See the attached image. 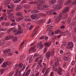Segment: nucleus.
<instances>
[{
  "label": "nucleus",
  "mask_w": 76,
  "mask_h": 76,
  "mask_svg": "<svg viewBox=\"0 0 76 76\" xmlns=\"http://www.w3.org/2000/svg\"><path fill=\"white\" fill-rule=\"evenodd\" d=\"M58 4L56 5H54L53 6V9L56 10H60L61 9V7L63 6V2L61 1H58Z\"/></svg>",
  "instance_id": "nucleus-1"
},
{
  "label": "nucleus",
  "mask_w": 76,
  "mask_h": 76,
  "mask_svg": "<svg viewBox=\"0 0 76 76\" xmlns=\"http://www.w3.org/2000/svg\"><path fill=\"white\" fill-rule=\"evenodd\" d=\"M11 31H12V32L14 33L16 32L15 35L20 34H21L22 33H23L22 30H18V31H16V30L15 29V28H12L10 29H8L7 30V32L9 33V32H10Z\"/></svg>",
  "instance_id": "nucleus-2"
},
{
  "label": "nucleus",
  "mask_w": 76,
  "mask_h": 76,
  "mask_svg": "<svg viewBox=\"0 0 76 76\" xmlns=\"http://www.w3.org/2000/svg\"><path fill=\"white\" fill-rule=\"evenodd\" d=\"M66 48L67 49L70 50L73 48V44L72 42H70L68 44V45L66 46Z\"/></svg>",
  "instance_id": "nucleus-3"
},
{
  "label": "nucleus",
  "mask_w": 76,
  "mask_h": 76,
  "mask_svg": "<svg viewBox=\"0 0 76 76\" xmlns=\"http://www.w3.org/2000/svg\"><path fill=\"white\" fill-rule=\"evenodd\" d=\"M31 70L30 69L28 70L27 72H24L22 76H29V75L30 74V72H31Z\"/></svg>",
  "instance_id": "nucleus-4"
},
{
  "label": "nucleus",
  "mask_w": 76,
  "mask_h": 76,
  "mask_svg": "<svg viewBox=\"0 0 76 76\" xmlns=\"http://www.w3.org/2000/svg\"><path fill=\"white\" fill-rule=\"evenodd\" d=\"M70 7H66L62 12V13H67L69 11Z\"/></svg>",
  "instance_id": "nucleus-5"
},
{
  "label": "nucleus",
  "mask_w": 76,
  "mask_h": 76,
  "mask_svg": "<svg viewBox=\"0 0 76 76\" xmlns=\"http://www.w3.org/2000/svg\"><path fill=\"white\" fill-rule=\"evenodd\" d=\"M36 51V49H35V46L31 47L28 51V53H31V52H35Z\"/></svg>",
  "instance_id": "nucleus-6"
},
{
  "label": "nucleus",
  "mask_w": 76,
  "mask_h": 76,
  "mask_svg": "<svg viewBox=\"0 0 76 76\" xmlns=\"http://www.w3.org/2000/svg\"><path fill=\"white\" fill-rule=\"evenodd\" d=\"M37 47H39L40 48H39V50H41V49H42V48L44 47V45H42V42H40L38 43Z\"/></svg>",
  "instance_id": "nucleus-7"
},
{
  "label": "nucleus",
  "mask_w": 76,
  "mask_h": 76,
  "mask_svg": "<svg viewBox=\"0 0 76 76\" xmlns=\"http://www.w3.org/2000/svg\"><path fill=\"white\" fill-rule=\"evenodd\" d=\"M58 71H57V73L59 75H62V69H61V68L60 67H59L58 68Z\"/></svg>",
  "instance_id": "nucleus-8"
},
{
  "label": "nucleus",
  "mask_w": 76,
  "mask_h": 76,
  "mask_svg": "<svg viewBox=\"0 0 76 76\" xmlns=\"http://www.w3.org/2000/svg\"><path fill=\"white\" fill-rule=\"evenodd\" d=\"M72 1H71V0H67L65 2L64 5L65 6H67V5H69V4H70Z\"/></svg>",
  "instance_id": "nucleus-9"
},
{
  "label": "nucleus",
  "mask_w": 76,
  "mask_h": 76,
  "mask_svg": "<svg viewBox=\"0 0 76 76\" xmlns=\"http://www.w3.org/2000/svg\"><path fill=\"white\" fill-rule=\"evenodd\" d=\"M51 55V52L50 51L48 52L46 55V57L48 58L50 57V55Z\"/></svg>",
  "instance_id": "nucleus-10"
},
{
  "label": "nucleus",
  "mask_w": 76,
  "mask_h": 76,
  "mask_svg": "<svg viewBox=\"0 0 76 76\" xmlns=\"http://www.w3.org/2000/svg\"><path fill=\"white\" fill-rule=\"evenodd\" d=\"M24 18V17H23V16H22L17 19L16 20L17 21H18V22H19V21H20V20H23V19Z\"/></svg>",
  "instance_id": "nucleus-11"
},
{
  "label": "nucleus",
  "mask_w": 76,
  "mask_h": 76,
  "mask_svg": "<svg viewBox=\"0 0 76 76\" xmlns=\"http://www.w3.org/2000/svg\"><path fill=\"white\" fill-rule=\"evenodd\" d=\"M45 46V47H49L50 45H51V43L47 42L45 43L44 44Z\"/></svg>",
  "instance_id": "nucleus-12"
},
{
  "label": "nucleus",
  "mask_w": 76,
  "mask_h": 76,
  "mask_svg": "<svg viewBox=\"0 0 76 76\" xmlns=\"http://www.w3.org/2000/svg\"><path fill=\"white\" fill-rule=\"evenodd\" d=\"M31 18L32 19H37V16L35 15H31Z\"/></svg>",
  "instance_id": "nucleus-13"
},
{
  "label": "nucleus",
  "mask_w": 76,
  "mask_h": 76,
  "mask_svg": "<svg viewBox=\"0 0 76 76\" xmlns=\"http://www.w3.org/2000/svg\"><path fill=\"white\" fill-rule=\"evenodd\" d=\"M49 27L48 28V31H50L49 32L50 33L51 32H52V30H50L51 29H52V27H53V26H51V25H49Z\"/></svg>",
  "instance_id": "nucleus-14"
},
{
  "label": "nucleus",
  "mask_w": 76,
  "mask_h": 76,
  "mask_svg": "<svg viewBox=\"0 0 76 76\" xmlns=\"http://www.w3.org/2000/svg\"><path fill=\"white\" fill-rule=\"evenodd\" d=\"M12 38L11 36H7L5 37V40H9Z\"/></svg>",
  "instance_id": "nucleus-15"
},
{
  "label": "nucleus",
  "mask_w": 76,
  "mask_h": 76,
  "mask_svg": "<svg viewBox=\"0 0 76 76\" xmlns=\"http://www.w3.org/2000/svg\"><path fill=\"white\" fill-rule=\"evenodd\" d=\"M19 68H18V70H17V72H18V73H17L18 75H19V76H21L22 75V74L21 73V72L20 71H19Z\"/></svg>",
  "instance_id": "nucleus-16"
},
{
  "label": "nucleus",
  "mask_w": 76,
  "mask_h": 76,
  "mask_svg": "<svg viewBox=\"0 0 76 76\" xmlns=\"http://www.w3.org/2000/svg\"><path fill=\"white\" fill-rule=\"evenodd\" d=\"M22 7L20 5H18L17 7V8L16 9H17V10H21L22 9Z\"/></svg>",
  "instance_id": "nucleus-17"
},
{
  "label": "nucleus",
  "mask_w": 76,
  "mask_h": 76,
  "mask_svg": "<svg viewBox=\"0 0 76 76\" xmlns=\"http://www.w3.org/2000/svg\"><path fill=\"white\" fill-rule=\"evenodd\" d=\"M1 66L3 68H5V67H7V65L6 64V63H4L1 65Z\"/></svg>",
  "instance_id": "nucleus-18"
},
{
  "label": "nucleus",
  "mask_w": 76,
  "mask_h": 76,
  "mask_svg": "<svg viewBox=\"0 0 76 76\" xmlns=\"http://www.w3.org/2000/svg\"><path fill=\"white\" fill-rule=\"evenodd\" d=\"M23 15L22 13L20 12H18L16 13V15L17 16H22Z\"/></svg>",
  "instance_id": "nucleus-19"
},
{
  "label": "nucleus",
  "mask_w": 76,
  "mask_h": 76,
  "mask_svg": "<svg viewBox=\"0 0 76 76\" xmlns=\"http://www.w3.org/2000/svg\"><path fill=\"white\" fill-rule=\"evenodd\" d=\"M56 12V11L55 10H52L51 11V15H56L57 14V13L55 12Z\"/></svg>",
  "instance_id": "nucleus-20"
},
{
  "label": "nucleus",
  "mask_w": 76,
  "mask_h": 76,
  "mask_svg": "<svg viewBox=\"0 0 76 76\" xmlns=\"http://www.w3.org/2000/svg\"><path fill=\"white\" fill-rule=\"evenodd\" d=\"M36 1H33L31 2H29L28 3L29 4H37L38 3Z\"/></svg>",
  "instance_id": "nucleus-21"
},
{
  "label": "nucleus",
  "mask_w": 76,
  "mask_h": 76,
  "mask_svg": "<svg viewBox=\"0 0 76 76\" xmlns=\"http://www.w3.org/2000/svg\"><path fill=\"white\" fill-rule=\"evenodd\" d=\"M50 4H54V3H56V0H53L51 1L50 2Z\"/></svg>",
  "instance_id": "nucleus-22"
},
{
  "label": "nucleus",
  "mask_w": 76,
  "mask_h": 76,
  "mask_svg": "<svg viewBox=\"0 0 76 76\" xmlns=\"http://www.w3.org/2000/svg\"><path fill=\"white\" fill-rule=\"evenodd\" d=\"M12 40L13 42H16V41H17V38L16 37H13L12 38Z\"/></svg>",
  "instance_id": "nucleus-23"
},
{
  "label": "nucleus",
  "mask_w": 76,
  "mask_h": 76,
  "mask_svg": "<svg viewBox=\"0 0 76 76\" xmlns=\"http://www.w3.org/2000/svg\"><path fill=\"white\" fill-rule=\"evenodd\" d=\"M61 18L58 17V18H57L56 19V22H59L60 20H61Z\"/></svg>",
  "instance_id": "nucleus-24"
},
{
  "label": "nucleus",
  "mask_w": 76,
  "mask_h": 76,
  "mask_svg": "<svg viewBox=\"0 0 76 76\" xmlns=\"http://www.w3.org/2000/svg\"><path fill=\"white\" fill-rule=\"evenodd\" d=\"M6 70L5 69H1L0 70L1 72V74L2 75L3 73H4V72H5V71Z\"/></svg>",
  "instance_id": "nucleus-25"
},
{
  "label": "nucleus",
  "mask_w": 76,
  "mask_h": 76,
  "mask_svg": "<svg viewBox=\"0 0 76 76\" xmlns=\"http://www.w3.org/2000/svg\"><path fill=\"white\" fill-rule=\"evenodd\" d=\"M39 11H37V10H34L32 11L31 12V13H38Z\"/></svg>",
  "instance_id": "nucleus-26"
},
{
  "label": "nucleus",
  "mask_w": 76,
  "mask_h": 76,
  "mask_svg": "<svg viewBox=\"0 0 76 76\" xmlns=\"http://www.w3.org/2000/svg\"><path fill=\"white\" fill-rule=\"evenodd\" d=\"M55 65L56 66H59V62H58V61H57L55 63Z\"/></svg>",
  "instance_id": "nucleus-27"
},
{
  "label": "nucleus",
  "mask_w": 76,
  "mask_h": 76,
  "mask_svg": "<svg viewBox=\"0 0 76 76\" xmlns=\"http://www.w3.org/2000/svg\"><path fill=\"white\" fill-rule=\"evenodd\" d=\"M37 2H40L41 3H45V1H43V0H37Z\"/></svg>",
  "instance_id": "nucleus-28"
},
{
  "label": "nucleus",
  "mask_w": 76,
  "mask_h": 76,
  "mask_svg": "<svg viewBox=\"0 0 76 76\" xmlns=\"http://www.w3.org/2000/svg\"><path fill=\"white\" fill-rule=\"evenodd\" d=\"M45 19H42L40 20H39L38 21V22H39L40 23H42V22H44L45 21Z\"/></svg>",
  "instance_id": "nucleus-29"
},
{
  "label": "nucleus",
  "mask_w": 76,
  "mask_h": 76,
  "mask_svg": "<svg viewBox=\"0 0 76 76\" xmlns=\"http://www.w3.org/2000/svg\"><path fill=\"white\" fill-rule=\"evenodd\" d=\"M69 34V32L68 31H66L65 34L63 35V36H66V35H68Z\"/></svg>",
  "instance_id": "nucleus-30"
},
{
  "label": "nucleus",
  "mask_w": 76,
  "mask_h": 76,
  "mask_svg": "<svg viewBox=\"0 0 76 76\" xmlns=\"http://www.w3.org/2000/svg\"><path fill=\"white\" fill-rule=\"evenodd\" d=\"M13 13H11L8 16V19H10V18H11L12 16H13Z\"/></svg>",
  "instance_id": "nucleus-31"
},
{
  "label": "nucleus",
  "mask_w": 76,
  "mask_h": 76,
  "mask_svg": "<svg viewBox=\"0 0 76 76\" xmlns=\"http://www.w3.org/2000/svg\"><path fill=\"white\" fill-rule=\"evenodd\" d=\"M64 61H68V60H69V58H68V57H65L64 58Z\"/></svg>",
  "instance_id": "nucleus-32"
},
{
  "label": "nucleus",
  "mask_w": 76,
  "mask_h": 76,
  "mask_svg": "<svg viewBox=\"0 0 76 76\" xmlns=\"http://www.w3.org/2000/svg\"><path fill=\"white\" fill-rule=\"evenodd\" d=\"M5 63L6 64H7V65H10L11 63L9 61H7L5 62Z\"/></svg>",
  "instance_id": "nucleus-33"
},
{
  "label": "nucleus",
  "mask_w": 76,
  "mask_h": 76,
  "mask_svg": "<svg viewBox=\"0 0 76 76\" xmlns=\"http://www.w3.org/2000/svg\"><path fill=\"white\" fill-rule=\"evenodd\" d=\"M54 50L53 49L52 50V52L51 53V56H54Z\"/></svg>",
  "instance_id": "nucleus-34"
},
{
  "label": "nucleus",
  "mask_w": 76,
  "mask_h": 76,
  "mask_svg": "<svg viewBox=\"0 0 76 76\" xmlns=\"http://www.w3.org/2000/svg\"><path fill=\"white\" fill-rule=\"evenodd\" d=\"M24 20L25 22H27L28 21L29 22H31V19L28 18H26Z\"/></svg>",
  "instance_id": "nucleus-35"
},
{
  "label": "nucleus",
  "mask_w": 76,
  "mask_h": 76,
  "mask_svg": "<svg viewBox=\"0 0 76 76\" xmlns=\"http://www.w3.org/2000/svg\"><path fill=\"white\" fill-rule=\"evenodd\" d=\"M30 5H27L25 6V8L26 9H29V8H30Z\"/></svg>",
  "instance_id": "nucleus-36"
},
{
  "label": "nucleus",
  "mask_w": 76,
  "mask_h": 76,
  "mask_svg": "<svg viewBox=\"0 0 76 76\" xmlns=\"http://www.w3.org/2000/svg\"><path fill=\"white\" fill-rule=\"evenodd\" d=\"M37 4V6H38L39 7H42V4H38V3Z\"/></svg>",
  "instance_id": "nucleus-37"
},
{
  "label": "nucleus",
  "mask_w": 76,
  "mask_h": 76,
  "mask_svg": "<svg viewBox=\"0 0 76 76\" xmlns=\"http://www.w3.org/2000/svg\"><path fill=\"white\" fill-rule=\"evenodd\" d=\"M5 45V43L4 42H1L0 44V46H3Z\"/></svg>",
  "instance_id": "nucleus-38"
},
{
  "label": "nucleus",
  "mask_w": 76,
  "mask_h": 76,
  "mask_svg": "<svg viewBox=\"0 0 76 76\" xmlns=\"http://www.w3.org/2000/svg\"><path fill=\"white\" fill-rule=\"evenodd\" d=\"M4 61L3 58H1L0 59V64H1L3 63V61Z\"/></svg>",
  "instance_id": "nucleus-39"
},
{
  "label": "nucleus",
  "mask_w": 76,
  "mask_h": 76,
  "mask_svg": "<svg viewBox=\"0 0 76 76\" xmlns=\"http://www.w3.org/2000/svg\"><path fill=\"white\" fill-rule=\"evenodd\" d=\"M19 67L20 69H22L23 67V64H20L19 65Z\"/></svg>",
  "instance_id": "nucleus-40"
},
{
  "label": "nucleus",
  "mask_w": 76,
  "mask_h": 76,
  "mask_svg": "<svg viewBox=\"0 0 76 76\" xmlns=\"http://www.w3.org/2000/svg\"><path fill=\"white\" fill-rule=\"evenodd\" d=\"M10 25V22H7L5 24V26H9Z\"/></svg>",
  "instance_id": "nucleus-41"
},
{
  "label": "nucleus",
  "mask_w": 76,
  "mask_h": 76,
  "mask_svg": "<svg viewBox=\"0 0 76 76\" xmlns=\"http://www.w3.org/2000/svg\"><path fill=\"white\" fill-rule=\"evenodd\" d=\"M34 26H33V25H31L30 26V27L29 28V30L31 31V30H32V28H33V27Z\"/></svg>",
  "instance_id": "nucleus-42"
},
{
  "label": "nucleus",
  "mask_w": 76,
  "mask_h": 76,
  "mask_svg": "<svg viewBox=\"0 0 76 76\" xmlns=\"http://www.w3.org/2000/svg\"><path fill=\"white\" fill-rule=\"evenodd\" d=\"M43 8H48V5H44L43 6Z\"/></svg>",
  "instance_id": "nucleus-43"
},
{
  "label": "nucleus",
  "mask_w": 76,
  "mask_h": 76,
  "mask_svg": "<svg viewBox=\"0 0 76 76\" xmlns=\"http://www.w3.org/2000/svg\"><path fill=\"white\" fill-rule=\"evenodd\" d=\"M31 23H28L26 25V27H27V28H29V26H31Z\"/></svg>",
  "instance_id": "nucleus-44"
},
{
  "label": "nucleus",
  "mask_w": 76,
  "mask_h": 76,
  "mask_svg": "<svg viewBox=\"0 0 76 76\" xmlns=\"http://www.w3.org/2000/svg\"><path fill=\"white\" fill-rule=\"evenodd\" d=\"M75 61H72L71 63V65L74 66V65H75Z\"/></svg>",
  "instance_id": "nucleus-45"
},
{
  "label": "nucleus",
  "mask_w": 76,
  "mask_h": 76,
  "mask_svg": "<svg viewBox=\"0 0 76 76\" xmlns=\"http://www.w3.org/2000/svg\"><path fill=\"white\" fill-rule=\"evenodd\" d=\"M16 25V23H12L11 24V26H15Z\"/></svg>",
  "instance_id": "nucleus-46"
},
{
  "label": "nucleus",
  "mask_w": 76,
  "mask_h": 76,
  "mask_svg": "<svg viewBox=\"0 0 76 76\" xmlns=\"http://www.w3.org/2000/svg\"><path fill=\"white\" fill-rule=\"evenodd\" d=\"M46 70V68H43L42 70V73H44L45 70Z\"/></svg>",
  "instance_id": "nucleus-47"
},
{
  "label": "nucleus",
  "mask_w": 76,
  "mask_h": 76,
  "mask_svg": "<svg viewBox=\"0 0 76 76\" xmlns=\"http://www.w3.org/2000/svg\"><path fill=\"white\" fill-rule=\"evenodd\" d=\"M47 14H51V11H47L46 13Z\"/></svg>",
  "instance_id": "nucleus-48"
},
{
  "label": "nucleus",
  "mask_w": 76,
  "mask_h": 76,
  "mask_svg": "<svg viewBox=\"0 0 76 76\" xmlns=\"http://www.w3.org/2000/svg\"><path fill=\"white\" fill-rule=\"evenodd\" d=\"M47 14H51V11H47L46 13Z\"/></svg>",
  "instance_id": "nucleus-49"
},
{
  "label": "nucleus",
  "mask_w": 76,
  "mask_h": 76,
  "mask_svg": "<svg viewBox=\"0 0 76 76\" xmlns=\"http://www.w3.org/2000/svg\"><path fill=\"white\" fill-rule=\"evenodd\" d=\"M38 27H36L35 29H34V32H37V31H38Z\"/></svg>",
  "instance_id": "nucleus-50"
},
{
  "label": "nucleus",
  "mask_w": 76,
  "mask_h": 76,
  "mask_svg": "<svg viewBox=\"0 0 76 76\" xmlns=\"http://www.w3.org/2000/svg\"><path fill=\"white\" fill-rule=\"evenodd\" d=\"M24 44V42H22L21 44L20 45V48H22V47H22V46H23V45Z\"/></svg>",
  "instance_id": "nucleus-51"
},
{
  "label": "nucleus",
  "mask_w": 76,
  "mask_h": 76,
  "mask_svg": "<svg viewBox=\"0 0 76 76\" xmlns=\"http://www.w3.org/2000/svg\"><path fill=\"white\" fill-rule=\"evenodd\" d=\"M47 48H45L44 49V53H46V51H47Z\"/></svg>",
  "instance_id": "nucleus-52"
},
{
  "label": "nucleus",
  "mask_w": 76,
  "mask_h": 76,
  "mask_svg": "<svg viewBox=\"0 0 76 76\" xmlns=\"http://www.w3.org/2000/svg\"><path fill=\"white\" fill-rule=\"evenodd\" d=\"M18 73H19V72H17V71L14 74V76H18Z\"/></svg>",
  "instance_id": "nucleus-53"
},
{
  "label": "nucleus",
  "mask_w": 76,
  "mask_h": 76,
  "mask_svg": "<svg viewBox=\"0 0 76 76\" xmlns=\"http://www.w3.org/2000/svg\"><path fill=\"white\" fill-rule=\"evenodd\" d=\"M45 39L46 41H47V40H48V37L47 36H45Z\"/></svg>",
  "instance_id": "nucleus-54"
},
{
  "label": "nucleus",
  "mask_w": 76,
  "mask_h": 76,
  "mask_svg": "<svg viewBox=\"0 0 76 76\" xmlns=\"http://www.w3.org/2000/svg\"><path fill=\"white\" fill-rule=\"evenodd\" d=\"M43 64L44 65V67H45V69H46V67H47V65H46V64H45L44 63H43Z\"/></svg>",
  "instance_id": "nucleus-55"
},
{
  "label": "nucleus",
  "mask_w": 76,
  "mask_h": 76,
  "mask_svg": "<svg viewBox=\"0 0 76 76\" xmlns=\"http://www.w3.org/2000/svg\"><path fill=\"white\" fill-rule=\"evenodd\" d=\"M11 13V11L10 10H7V14H10Z\"/></svg>",
  "instance_id": "nucleus-56"
},
{
  "label": "nucleus",
  "mask_w": 76,
  "mask_h": 76,
  "mask_svg": "<svg viewBox=\"0 0 76 76\" xmlns=\"http://www.w3.org/2000/svg\"><path fill=\"white\" fill-rule=\"evenodd\" d=\"M67 16H68V14H67L66 15H65L64 16V19L65 18H67Z\"/></svg>",
  "instance_id": "nucleus-57"
},
{
  "label": "nucleus",
  "mask_w": 76,
  "mask_h": 76,
  "mask_svg": "<svg viewBox=\"0 0 76 76\" xmlns=\"http://www.w3.org/2000/svg\"><path fill=\"white\" fill-rule=\"evenodd\" d=\"M18 0H15L14 1V3H18Z\"/></svg>",
  "instance_id": "nucleus-58"
},
{
  "label": "nucleus",
  "mask_w": 76,
  "mask_h": 76,
  "mask_svg": "<svg viewBox=\"0 0 76 76\" xmlns=\"http://www.w3.org/2000/svg\"><path fill=\"white\" fill-rule=\"evenodd\" d=\"M3 51H4V54H6V53H7V50H4Z\"/></svg>",
  "instance_id": "nucleus-59"
},
{
  "label": "nucleus",
  "mask_w": 76,
  "mask_h": 76,
  "mask_svg": "<svg viewBox=\"0 0 76 76\" xmlns=\"http://www.w3.org/2000/svg\"><path fill=\"white\" fill-rule=\"evenodd\" d=\"M45 72L47 73H49L50 72V69H48Z\"/></svg>",
  "instance_id": "nucleus-60"
},
{
  "label": "nucleus",
  "mask_w": 76,
  "mask_h": 76,
  "mask_svg": "<svg viewBox=\"0 0 76 76\" xmlns=\"http://www.w3.org/2000/svg\"><path fill=\"white\" fill-rule=\"evenodd\" d=\"M39 75V72H38L35 75H36V76H38Z\"/></svg>",
  "instance_id": "nucleus-61"
},
{
  "label": "nucleus",
  "mask_w": 76,
  "mask_h": 76,
  "mask_svg": "<svg viewBox=\"0 0 76 76\" xmlns=\"http://www.w3.org/2000/svg\"><path fill=\"white\" fill-rule=\"evenodd\" d=\"M38 60H39L38 58H37L35 60V62H37L38 61Z\"/></svg>",
  "instance_id": "nucleus-62"
},
{
  "label": "nucleus",
  "mask_w": 76,
  "mask_h": 76,
  "mask_svg": "<svg viewBox=\"0 0 76 76\" xmlns=\"http://www.w3.org/2000/svg\"><path fill=\"white\" fill-rule=\"evenodd\" d=\"M57 31V32L58 34V33H61V31H60L59 30H57L56 31Z\"/></svg>",
  "instance_id": "nucleus-63"
},
{
  "label": "nucleus",
  "mask_w": 76,
  "mask_h": 76,
  "mask_svg": "<svg viewBox=\"0 0 76 76\" xmlns=\"http://www.w3.org/2000/svg\"><path fill=\"white\" fill-rule=\"evenodd\" d=\"M50 76H53V72H51L50 73Z\"/></svg>",
  "instance_id": "nucleus-64"
}]
</instances>
